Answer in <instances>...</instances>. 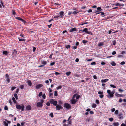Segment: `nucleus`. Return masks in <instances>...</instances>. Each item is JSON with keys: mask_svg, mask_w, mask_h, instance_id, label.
I'll list each match as a JSON object with an SVG mask.
<instances>
[{"mask_svg": "<svg viewBox=\"0 0 126 126\" xmlns=\"http://www.w3.org/2000/svg\"><path fill=\"white\" fill-rule=\"evenodd\" d=\"M50 103L52 104H53L54 106L57 105V102L56 101H54V100L52 99H51L49 100Z\"/></svg>", "mask_w": 126, "mask_h": 126, "instance_id": "1", "label": "nucleus"}, {"mask_svg": "<svg viewBox=\"0 0 126 126\" xmlns=\"http://www.w3.org/2000/svg\"><path fill=\"white\" fill-rule=\"evenodd\" d=\"M107 93L109 95H107V97L108 98H111L113 97L112 96H111L110 95H111V91L110 90H108L107 91Z\"/></svg>", "mask_w": 126, "mask_h": 126, "instance_id": "2", "label": "nucleus"}, {"mask_svg": "<svg viewBox=\"0 0 126 126\" xmlns=\"http://www.w3.org/2000/svg\"><path fill=\"white\" fill-rule=\"evenodd\" d=\"M5 120L6 121H3V123L4 125L5 126H8V123L10 124L11 123V122L10 121H8L6 119H5Z\"/></svg>", "mask_w": 126, "mask_h": 126, "instance_id": "3", "label": "nucleus"}, {"mask_svg": "<svg viewBox=\"0 0 126 126\" xmlns=\"http://www.w3.org/2000/svg\"><path fill=\"white\" fill-rule=\"evenodd\" d=\"M64 107L67 109H69L71 108V106L70 105L67 103H64Z\"/></svg>", "mask_w": 126, "mask_h": 126, "instance_id": "4", "label": "nucleus"}, {"mask_svg": "<svg viewBox=\"0 0 126 126\" xmlns=\"http://www.w3.org/2000/svg\"><path fill=\"white\" fill-rule=\"evenodd\" d=\"M56 110H60V109H63V107L61 106L60 105H56Z\"/></svg>", "mask_w": 126, "mask_h": 126, "instance_id": "5", "label": "nucleus"}, {"mask_svg": "<svg viewBox=\"0 0 126 126\" xmlns=\"http://www.w3.org/2000/svg\"><path fill=\"white\" fill-rule=\"evenodd\" d=\"M43 106V104L40 102H38L36 104V106L38 107H42Z\"/></svg>", "mask_w": 126, "mask_h": 126, "instance_id": "6", "label": "nucleus"}, {"mask_svg": "<svg viewBox=\"0 0 126 126\" xmlns=\"http://www.w3.org/2000/svg\"><path fill=\"white\" fill-rule=\"evenodd\" d=\"M25 108L26 110H30L32 109V107L30 105H28Z\"/></svg>", "mask_w": 126, "mask_h": 126, "instance_id": "7", "label": "nucleus"}, {"mask_svg": "<svg viewBox=\"0 0 126 126\" xmlns=\"http://www.w3.org/2000/svg\"><path fill=\"white\" fill-rule=\"evenodd\" d=\"M28 85L29 86H31L32 85V83L30 80H28L27 81Z\"/></svg>", "mask_w": 126, "mask_h": 126, "instance_id": "8", "label": "nucleus"}, {"mask_svg": "<svg viewBox=\"0 0 126 126\" xmlns=\"http://www.w3.org/2000/svg\"><path fill=\"white\" fill-rule=\"evenodd\" d=\"M77 29L76 28H72L70 29L69 30V31L70 32H72L73 31H77Z\"/></svg>", "mask_w": 126, "mask_h": 126, "instance_id": "9", "label": "nucleus"}, {"mask_svg": "<svg viewBox=\"0 0 126 126\" xmlns=\"http://www.w3.org/2000/svg\"><path fill=\"white\" fill-rule=\"evenodd\" d=\"M16 107L17 109L20 110L21 108V106L19 104H16Z\"/></svg>", "mask_w": 126, "mask_h": 126, "instance_id": "10", "label": "nucleus"}, {"mask_svg": "<svg viewBox=\"0 0 126 126\" xmlns=\"http://www.w3.org/2000/svg\"><path fill=\"white\" fill-rule=\"evenodd\" d=\"M123 114L122 113H120L118 115L119 116V118L120 119H123V117L122 116Z\"/></svg>", "mask_w": 126, "mask_h": 126, "instance_id": "11", "label": "nucleus"}, {"mask_svg": "<svg viewBox=\"0 0 126 126\" xmlns=\"http://www.w3.org/2000/svg\"><path fill=\"white\" fill-rule=\"evenodd\" d=\"M109 80V79H102L101 80V82L102 83L106 82Z\"/></svg>", "mask_w": 126, "mask_h": 126, "instance_id": "12", "label": "nucleus"}, {"mask_svg": "<svg viewBox=\"0 0 126 126\" xmlns=\"http://www.w3.org/2000/svg\"><path fill=\"white\" fill-rule=\"evenodd\" d=\"M115 95L117 97H122L123 96V95L122 94L121 95L117 93H116Z\"/></svg>", "mask_w": 126, "mask_h": 126, "instance_id": "13", "label": "nucleus"}, {"mask_svg": "<svg viewBox=\"0 0 126 126\" xmlns=\"http://www.w3.org/2000/svg\"><path fill=\"white\" fill-rule=\"evenodd\" d=\"M42 86V85L41 84H38L36 86V89H38L41 87Z\"/></svg>", "mask_w": 126, "mask_h": 126, "instance_id": "14", "label": "nucleus"}, {"mask_svg": "<svg viewBox=\"0 0 126 126\" xmlns=\"http://www.w3.org/2000/svg\"><path fill=\"white\" fill-rule=\"evenodd\" d=\"M117 6H123L124 5V4H120V3H116L115 5Z\"/></svg>", "mask_w": 126, "mask_h": 126, "instance_id": "15", "label": "nucleus"}, {"mask_svg": "<svg viewBox=\"0 0 126 126\" xmlns=\"http://www.w3.org/2000/svg\"><path fill=\"white\" fill-rule=\"evenodd\" d=\"M80 31L82 32H85L86 33L88 32V29L86 28L84 29L83 30H80Z\"/></svg>", "mask_w": 126, "mask_h": 126, "instance_id": "16", "label": "nucleus"}, {"mask_svg": "<svg viewBox=\"0 0 126 126\" xmlns=\"http://www.w3.org/2000/svg\"><path fill=\"white\" fill-rule=\"evenodd\" d=\"M64 12L63 11H61L59 13L60 15L61 16V17H63L64 15H63L64 14Z\"/></svg>", "mask_w": 126, "mask_h": 126, "instance_id": "17", "label": "nucleus"}, {"mask_svg": "<svg viewBox=\"0 0 126 126\" xmlns=\"http://www.w3.org/2000/svg\"><path fill=\"white\" fill-rule=\"evenodd\" d=\"M72 104H75L76 102V100L75 99H72L71 101Z\"/></svg>", "mask_w": 126, "mask_h": 126, "instance_id": "18", "label": "nucleus"}, {"mask_svg": "<svg viewBox=\"0 0 126 126\" xmlns=\"http://www.w3.org/2000/svg\"><path fill=\"white\" fill-rule=\"evenodd\" d=\"M113 124L114 126H117L119 125V123L118 122L114 123Z\"/></svg>", "mask_w": 126, "mask_h": 126, "instance_id": "19", "label": "nucleus"}, {"mask_svg": "<svg viewBox=\"0 0 126 126\" xmlns=\"http://www.w3.org/2000/svg\"><path fill=\"white\" fill-rule=\"evenodd\" d=\"M19 40V41H25V39H22L21 38H18Z\"/></svg>", "mask_w": 126, "mask_h": 126, "instance_id": "20", "label": "nucleus"}, {"mask_svg": "<svg viewBox=\"0 0 126 126\" xmlns=\"http://www.w3.org/2000/svg\"><path fill=\"white\" fill-rule=\"evenodd\" d=\"M21 110L22 111H24V108H25V107L24 106V105L23 104L21 106Z\"/></svg>", "mask_w": 126, "mask_h": 126, "instance_id": "21", "label": "nucleus"}, {"mask_svg": "<svg viewBox=\"0 0 126 126\" xmlns=\"http://www.w3.org/2000/svg\"><path fill=\"white\" fill-rule=\"evenodd\" d=\"M110 64L112 66H114L116 65V63L114 61H113Z\"/></svg>", "mask_w": 126, "mask_h": 126, "instance_id": "22", "label": "nucleus"}, {"mask_svg": "<svg viewBox=\"0 0 126 126\" xmlns=\"http://www.w3.org/2000/svg\"><path fill=\"white\" fill-rule=\"evenodd\" d=\"M14 97H15L16 99V100L18 99V96H17V94H16V93L15 94H14Z\"/></svg>", "mask_w": 126, "mask_h": 126, "instance_id": "23", "label": "nucleus"}, {"mask_svg": "<svg viewBox=\"0 0 126 126\" xmlns=\"http://www.w3.org/2000/svg\"><path fill=\"white\" fill-rule=\"evenodd\" d=\"M71 73V72L70 71H68L66 73V74L68 76L70 75Z\"/></svg>", "mask_w": 126, "mask_h": 126, "instance_id": "24", "label": "nucleus"}, {"mask_svg": "<svg viewBox=\"0 0 126 126\" xmlns=\"http://www.w3.org/2000/svg\"><path fill=\"white\" fill-rule=\"evenodd\" d=\"M3 54L7 55L8 54L7 51H4L3 52Z\"/></svg>", "mask_w": 126, "mask_h": 126, "instance_id": "25", "label": "nucleus"}, {"mask_svg": "<svg viewBox=\"0 0 126 126\" xmlns=\"http://www.w3.org/2000/svg\"><path fill=\"white\" fill-rule=\"evenodd\" d=\"M70 46L69 45H68L66 46H65V47L67 49L69 48L70 47Z\"/></svg>", "mask_w": 126, "mask_h": 126, "instance_id": "26", "label": "nucleus"}, {"mask_svg": "<svg viewBox=\"0 0 126 126\" xmlns=\"http://www.w3.org/2000/svg\"><path fill=\"white\" fill-rule=\"evenodd\" d=\"M103 45V42H101L99 43L98 44V46H102Z\"/></svg>", "mask_w": 126, "mask_h": 126, "instance_id": "27", "label": "nucleus"}, {"mask_svg": "<svg viewBox=\"0 0 126 126\" xmlns=\"http://www.w3.org/2000/svg\"><path fill=\"white\" fill-rule=\"evenodd\" d=\"M96 105L94 104H93L92 105V107L93 108H95L96 107Z\"/></svg>", "mask_w": 126, "mask_h": 126, "instance_id": "28", "label": "nucleus"}, {"mask_svg": "<svg viewBox=\"0 0 126 126\" xmlns=\"http://www.w3.org/2000/svg\"><path fill=\"white\" fill-rule=\"evenodd\" d=\"M54 95V96H58V94L57 91H55Z\"/></svg>", "mask_w": 126, "mask_h": 126, "instance_id": "29", "label": "nucleus"}, {"mask_svg": "<svg viewBox=\"0 0 126 126\" xmlns=\"http://www.w3.org/2000/svg\"><path fill=\"white\" fill-rule=\"evenodd\" d=\"M20 21H22V22L24 24H25L26 23V22L25 20L23 19H21Z\"/></svg>", "mask_w": 126, "mask_h": 126, "instance_id": "30", "label": "nucleus"}, {"mask_svg": "<svg viewBox=\"0 0 126 126\" xmlns=\"http://www.w3.org/2000/svg\"><path fill=\"white\" fill-rule=\"evenodd\" d=\"M20 21H22V22L24 24H25L26 23V22L25 20L23 19H21Z\"/></svg>", "mask_w": 126, "mask_h": 126, "instance_id": "31", "label": "nucleus"}, {"mask_svg": "<svg viewBox=\"0 0 126 126\" xmlns=\"http://www.w3.org/2000/svg\"><path fill=\"white\" fill-rule=\"evenodd\" d=\"M20 21H22V22L24 24H25L26 23V22L25 20L23 19H21Z\"/></svg>", "mask_w": 126, "mask_h": 126, "instance_id": "32", "label": "nucleus"}, {"mask_svg": "<svg viewBox=\"0 0 126 126\" xmlns=\"http://www.w3.org/2000/svg\"><path fill=\"white\" fill-rule=\"evenodd\" d=\"M20 21H22V22L24 24H25L26 23V22L25 20L23 19H21Z\"/></svg>", "mask_w": 126, "mask_h": 126, "instance_id": "33", "label": "nucleus"}, {"mask_svg": "<svg viewBox=\"0 0 126 126\" xmlns=\"http://www.w3.org/2000/svg\"><path fill=\"white\" fill-rule=\"evenodd\" d=\"M42 64L44 65H45L47 64V62L46 61H44L42 62Z\"/></svg>", "mask_w": 126, "mask_h": 126, "instance_id": "34", "label": "nucleus"}, {"mask_svg": "<svg viewBox=\"0 0 126 126\" xmlns=\"http://www.w3.org/2000/svg\"><path fill=\"white\" fill-rule=\"evenodd\" d=\"M96 63L95 62H93L91 63V65H95L96 64Z\"/></svg>", "mask_w": 126, "mask_h": 126, "instance_id": "35", "label": "nucleus"}, {"mask_svg": "<svg viewBox=\"0 0 126 126\" xmlns=\"http://www.w3.org/2000/svg\"><path fill=\"white\" fill-rule=\"evenodd\" d=\"M12 100L15 103H16L15 99L14 97H12Z\"/></svg>", "mask_w": 126, "mask_h": 126, "instance_id": "36", "label": "nucleus"}, {"mask_svg": "<svg viewBox=\"0 0 126 126\" xmlns=\"http://www.w3.org/2000/svg\"><path fill=\"white\" fill-rule=\"evenodd\" d=\"M17 51L15 50V49H14V50L13 53L15 55H16L17 54Z\"/></svg>", "mask_w": 126, "mask_h": 126, "instance_id": "37", "label": "nucleus"}, {"mask_svg": "<svg viewBox=\"0 0 126 126\" xmlns=\"http://www.w3.org/2000/svg\"><path fill=\"white\" fill-rule=\"evenodd\" d=\"M49 97L52 98H53V95L52 93L49 94Z\"/></svg>", "mask_w": 126, "mask_h": 126, "instance_id": "38", "label": "nucleus"}, {"mask_svg": "<svg viewBox=\"0 0 126 126\" xmlns=\"http://www.w3.org/2000/svg\"><path fill=\"white\" fill-rule=\"evenodd\" d=\"M51 117L53 118L54 117L53 114L52 113H51L49 115Z\"/></svg>", "mask_w": 126, "mask_h": 126, "instance_id": "39", "label": "nucleus"}, {"mask_svg": "<svg viewBox=\"0 0 126 126\" xmlns=\"http://www.w3.org/2000/svg\"><path fill=\"white\" fill-rule=\"evenodd\" d=\"M62 87V86L61 85H60L58 86L56 88V89L57 90H58L60 89H61Z\"/></svg>", "mask_w": 126, "mask_h": 126, "instance_id": "40", "label": "nucleus"}, {"mask_svg": "<svg viewBox=\"0 0 126 126\" xmlns=\"http://www.w3.org/2000/svg\"><path fill=\"white\" fill-rule=\"evenodd\" d=\"M8 108L7 106H5L4 107V110H8Z\"/></svg>", "mask_w": 126, "mask_h": 126, "instance_id": "41", "label": "nucleus"}, {"mask_svg": "<svg viewBox=\"0 0 126 126\" xmlns=\"http://www.w3.org/2000/svg\"><path fill=\"white\" fill-rule=\"evenodd\" d=\"M20 88L21 89H23L24 88V86L23 85H21L20 86Z\"/></svg>", "mask_w": 126, "mask_h": 126, "instance_id": "42", "label": "nucleus"}, {"mask_svg": "<svg viewBox=\"0 0 126 126\" xmlns=\"http://www.w3.org/2000/svg\"><path fill=\"white\" fill-rule=\"evenodd\" d=\"M97 10H98V11H101L102 10V9H101V8L100 7H98L97 8Z\"/></svg>", "mask_w": 126, "mask_h": 126, "instance_id": "43", "label": "nucleus"}, {"mask_svg": "<svg viewBox=\"0 0 126 126\" xmlns=\"http://www.w3.org/2000/svg\"><path fill=\"white\" fill-rule=\"evenodd\" d=\"M111 92V93L112 94L111 95H110V96H112L113 97L114 96L113 94L114 93V92L113 91L112 92Z\"/></svg>", "mask_w": 126, "mask_h": 126, "instance_id": "44", "label": "nucleus"}, {"mask_svg": "<svg viewBox=\"0 0 126 126\" xmlns=\"http://www.w3.org/2000/svg\"><path fill=\"white\" fill-rule=\"evenodd\" d=\"M82 23L81 24H79V25H82L84 24H87L88 23V22H85V23L82 22Z\"/></svg>", "mask_w": 126, "mask_h": 126, "instance_id": "45", "label": "nucleus"}, {"mask_svg": "<svg viewBox=\"0 0 126 126\" xmlns=\"http://www.w3.org/2000/svg\"><path fill=\"white\" fill-rule=\"evenodd\" d=\"M42 95V93L41 92H40L38 96L39 97H40Z\"/></svg>", "mask_w": 126, "mask_h": 126, "instance_id": "46", "label": "nucleus"}, {"mask_svg": "<svg viewBox=\"0 0 126 126\" xmlns=\"http://www.w3.org/2000/svg\"><path fill=\"white\" fill-rule=\"evenodd\" d=\"M87 42V41H86L85 40H83L82 41V42L84 44L86 43Z\"/></svg>", "mask_w": 126, "mask_h": 126, "instance_id": "47", "label": "nucleus"}, {"mask_svg": "<svg viewBox=\"0 0 126 126\" xmlns=\"http://www.w3.org/2000/svg\"><path fill=\"white\" fill-rule=\"evenodd\" d=\"M115 113L116 114H118V110H116L115 112Z\"/></svg>", "mask_w": 126, "mask_h": 126, "instance_id": "48", "label": "nucleus"}, {"mask_svg": "<svg viewBox=\"0 0 126 126\" xmlns=\"http://www.w3.org/2000/svg\"><path fill=\"white\" fill-rule=\"evenodd\" d=\"M87 34H89L91 35H93V33L92 32H91L90 31H88V32H87Z\"/></svg>", "mask_w": 126, "mask_h": 126, "instance_id": "49", "label": "nucleus"}, {"mask_svg": "<svg viewBox=\"0 0 126 126\" xmlns=\"http://www.w3.org/2000/svg\"><path fill=\"white\" fill-rule=\"evenodd\" d=\"M109 120L110 121H112L113 120V119L112 118H110L109 119Z\"/></svg>", "mask_w": 126, "mask_h": 126, "instance_id": "50", "label": "nucleus"}, {"mask_svg": "<svg viewBox=\"0 0 126 126\" xmlns=\"http://www.w3.org/2000/svg\"><path fill=\"white\" fill-rule=\"evenodd\" d=\"M110 86L111 87H113V88H116V86H114V85H113L110 84Z\"/></svg>", "mask_w": 126, "mask_h": 126, "instance_id": "51", "label": "nucleus"}, {"mask_svg": "<svg viewBox=\"0 0 126 126\" xmlns=\"http://www.w3.org/2000/svg\"><path fill=\"white\" fill-rule=\"evenodd\" d=\"M55 63L54 62H53L51 63L50 64V65L51 66H52L54 65L55 64Z\"/></svg>", "mask_w": 126, "mask_h": 126, "instance_id": "52", "label": "nucleus"}, {"mask_svg": "<svg viewBox=\"0 0 126 126\" xmlns=\"http://www.w3.org/2000/svg\"><path fill=\"white\" fill-rule=\"evenodd\" d=\"M16 19H17L19 20H20V21L21 19H22L20 17H16Z\"/></svg>", "mask_w": 126, "mask_h": 126, "instance_id": "53", "label": "nucleus"}, {"mask_svg": "<svg viewBox=\"0 0 126 126\" xmlns=\"http://www.w3.org/2000/svg\"><path fill=\"white\" fill-rule=\"evenodd\" d=\"M103 96H104V95L103 94H101L99 95V97L100 98H103Z\"/></svg>", "mask_w": 126, "mask_h": 126, "instance_id": "54", "label": "nucleus"}, {"mask_svg": "<svg viewBox=\"0 0 126 126\" xmlns=\"http://www.w3.org/2000/svg\"><path fill=\"white\" fill-rule=\"evenodd\" d=\"M42 97L44 99H45L46 98V96L45 94L44 93L42 95Z\"/></svg>", "mask_w": 126, "mask_h": 126, "instance_id": "55", "label": "nucleus"}, {"mask_svg": "<svg viewBox=\"0 0 126 126\" xmlns=\"http://www.w3.org/2000/svg\"><path fill=\"white\" fill-rule=\"evenodd\" d=\"M116 42V41L115 40H114V41H112L113 44L114 45H115Z\"/></svg>", "mask_w": 126, "mask_h": 126, "instance_id": "56", "label": "nucleus"}, {"mask_svg": "<svg viewBox=\"0 0 126 126\" xmlns=\"http://www.w3.org/2000/svg\"><path fill=\"white\" fill-rule=\"evenodd\" d=\"M125 64V62L124 61H122L121 62L120 64L122 65H124Z\"/></svg>", "mask_w": 126, "mask_h": 126, "instance_id": "57", "label": "nucleus"}, {"mask_svg": "<svg viewBox=\"0 0 126 126\" xmlns=\"http://www.w3.org/2000/svg\"><path fill=\"white\" fill-rule=\"evenodd\" d=\"M6 81L7 82H9L10 81V79H9V78H7L6 79Z\"/></svg>", "mask_w": 126, "mask_h": 126, "instance_id": "58", "label": "nucleus"}, {"mask_svg": "<svg viewBox=\"0 0 126 126\" xmlns=\"http://www.w3.org/2000/svg\"><path fill=\"white\" fill-rule=\"evenodd\" d=\"M96 103L97 104L99 103V101L98 100H96Z\"/></svg>", "mask_w": 126, "mask_h": 126, "instance_id": "59", "label": "nucleus"}, {"mask_svg": "<svg viewBox=\"0 0 126 126\" xmlns=\"http://www.w3.org/2000/svg\"><path fill=\"white\" fill-rule=\"evenodd\" d=\"M93 78L95 79H96L97 78V76L95 75H94L93 76Z\"/></svg>", "mask_w": 126, "mask_h": 126, "instance_id": "60", "label": "nucleus"}, {"mask_svg": "<svg viewBox=\"0 0 126 126\" xmlns=\"http://www.w3.org/2000/svg\"><path fill=\"white\" fill-rule=\"evenodd\" d=\"M72 47H73V48L74 49H76L77 48V46H73Z\"/></svg>", "mask_w": 126, "mask_h": 126, "instance_id": "61", "label": "nucleus"}, {"mask_svg": "<svg viewBox=\"0 0 126 126\" xmlns=\"http://www.w3.org/2000/svg\"><path fill=\"white\" fill-rule=\"evenodd\" d=\"M46 104L47 105V106H50V103L49 102H47L46 103Z\"/></svg>", "mask_w": 126, "mask_h": 126, "instance_id": "62", "label": "nucleus"}, {"mask_svg": "<svg viewBox=\"0 0 126 126\" xmlns=\"http://www.w3.org/2000/svg\"><path fill=\"white\" fill-rule=\"evenodd\" d=\"M78 13V12H77L76 11H74L73 13H72V14L75 15L77 14Z\"/></svg>", "mask_w": 126, "mask_h": 126, "instance_id": "63", "label": "nucleus"}, {"mask_svg": "<svg viewBox=\"0 0 126 126\" xmlns=\"http://www.w3.org/2000/svg\"><path fill=\"white\" fill-rule=\"evenodd\" d=\"M53 55V53H51V54L49 56V58H52V56Z\"/></svg>", "mask_w": 126, "mask_h": 126, "instance_id": "64", "label": "nucleus"}]
</instances>
